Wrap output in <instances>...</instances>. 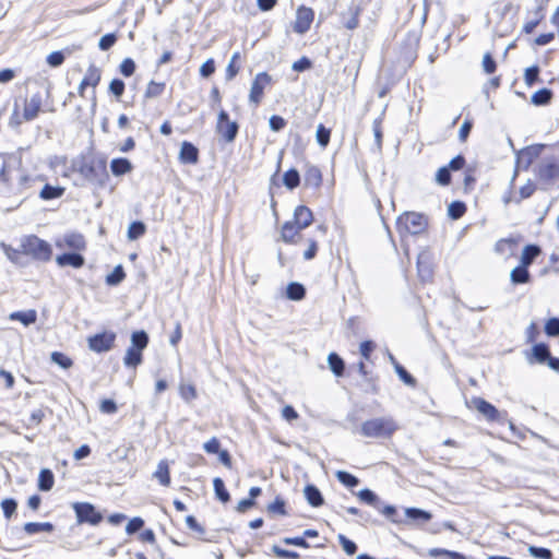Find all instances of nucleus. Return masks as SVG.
<instances>
[{"mask_svg":"<svg viewBox=\"0 0 559 559\" xmlns=\"http://www.w3.org/2000/svg\"><path fill=\"white\" fill-rule=\"evenodd\" d=\"M510 278L513 284H525L530 281V273L527 267L519 265L510 273Z\"/></svg>","mask_w":559,"mask_h":559,"instance_id":"obj_31","label":"nucleus"},{"mask_svg":"<svg viewBox=\"0 0 559 559\" xmlns=\"http://www.w3.org/2000/svg\"><path fill=\"white\" fill-rule=\"evenodd\" d=\"M358 498L366 502L367 504H370V506H373L374 508L379 509V498L377 497V495L370 490V489H361L359 490L358 492Z\"/></svg>","mask_w":559,"mask_h":559,"instance_id":"obj_43","label":"nucleus"},{"mask_svg":"<svg viewBox=\"0 0 559 559\" xmlns=\"http://www.w3.org/2000/svg\"><path fill=\"white\" fill-rule=\"evenodd\" d=\"M109 91L112 93L117 98H120L124 92V83L120 79H114L111 80L109 84Z\"/></svg>","mask_w":559,"mask_h":559,"instance_id":"obj_64","label":"nucleus"},{"mask_svg":"<svg viewBox=\"0 0 559 559\" xmlns=\"http://www.w3.org/2000/svg\"><path fill=\"white\" fill-rule=\"evenodd\" d=\"M540 253V249L536 245H527L523 248L522 254H521V264L522 266L528 267L533 261L538 257Z\"/></svg>","mask_w":559,"mask_h":559,"instance_id":"obj_21","label":"nucleus"},{"mask_svg":"<svg viewBox=\"0 0 559 559\" xmlns=\"http://www.w3.org/2000/svg\"><path fill=\"white\" fill-rule=\"evenodd\" d=\"M239 59H240V52L235 51L231 55L229 62L226 67V80L227 81H231L237 75L239 68L236 66V63L238 62Z\"/></svg>","mask_w":559,"mask_h":559,"instance_id":"obj_40","label":"nucleus"},{"mask_svg":"<svg viewBox=\"0 0 559 559\" xmlns=\"http://www.w3.org/2000/svg\"><path fill=\"white\" fill-rule=\"evenodd\" d=\"M395 372L397 373L399 378L407 385L414 386L416 383V380L414 377L407 372V370L401 366L400 364H395Z\"/></svg>","mask_w":559,"mask_h":559,"instance_id":"obj_52","label":"nucleus"},{"mask_svg":"<svg viewBox=\"0 0 559 559\" xmlns=\"http://www.w3.org/2000/svg\"><path fill=\"white\" fill-rule=\"evenodd\" d=\"M1 248L3 249V252L5 254V257L12 262V263H15L17 264L19 263V257H20V253L22 252L21 249H14L13 247L9 246V245H5V243H1Z\"/></svg>","mask_w":559,"mask_h":559,"instance_id":"obj_59","label":"nucleus"},{"mask_svg":"<svg viewBox=\"0 0 559 559\" xmlns=\"http://www.w3.org/2000/svg\"><path fill=\"white\" fill-rule=\"evenodd\" d=\"M41 102L43 98L39 93L32 95L31 98L25 102L23 117L26 121L34 120L38 116Z\"/></svg>","mask_w":559,"mask_h":559,"instance_id":"obj_14","label":"nucleus"},{"mask_svg":"<svg viewBox=\"0 0 559 559\" xmlns=\"http://www.w3.org/2000/svg\"><path fill=\"white\" fill-rule=\"evenodd\" d=\"M466 206L463 202L454 201L448 206V215L453 219H459L465 213Z\"/></svg>","mask_w":559,"mask_h":559,"instance_id":"obj_45","label":"nucleus"},{"mask_svg":"<svg viewBox=\"0 0 559 559\" xmlns=\"http://www.w3.org/2000/svg\"><path fill=\"white\" fill-rule=\"evenodd\" d=\"M528 552L531 556L538 559H551L552 557L551 551L544 547L530 546Z\"/></svg>","mask_w":559,"mask_h":559,"instance_id":"obj_55","label":"nucleus"},{"mask_svg":"<svg viewBox=\"0 0 559 559\" xmlns=\"http://www.w3.org/2000/svg\"><path fill=\"white\" fill-rule=\"evenodd\" d=\"M116 340L114 332H103L88 338V347L96 353L108 352L112 348Z\"/></svg>","mask_w":559,"mask_h":559,"instance_id":"obj_7","label":"nucleus"},{"mask_svg":"<svg viewBox=\"0 0 559 559\" xmlns=\"http://www.w3.org/2000/svg\"><path fill=\"white\" fill-rule=\"evenodd\" d=\"M130 347L142 350L146 348L148 344V335L145 331H135L131 334Z\"/></svg>","mask_w":559,"mask_h":559,"instance_id":"obj_25","label":"nucleus"},{"mask_svg":"<svg viewBox=\"0 0 559 559\" xmlns=\"http://www.w3.org/2000/svg\"><path fill=\"white\" fill-rule=\"evenodd\" d=\"M359 12H360V9L358 7H350L349 8V10H348L349 17L344 22V26L347 29H355L356 27H358V24H359L358 15H359Z\"/></svg>","mask_w":559,"mask_h":559,"instance_id":"obj_48","label":"nucleus"},{"mask_svg":"<svg viewBox=\"0 0 559 559\" xmlns=\"http://www.w3.org/2000/svg\"><path fill=\"white\" fill-rule=\"evenodd\" d=\"M305 287L297 282H292L287 285L286 296L290 300H301L305 297Z\"/></svg>","mask_w":559,"mask_h":559,"instance_id":"obj_30","label":"nucleus"},{"mask_svg":"<svg viewBox=\"0 0 559 559\" xmlns=\"http://www.w3.org/2000/svg\"><path fill=\"white\" fill-rule=\"evenodd\" d=\"M1 508L3 511V514L7 519H10L12 514L16 511L17 502L12 498H7L2 500Z\"/></svg>","mask_w":559,"mask_h":559,"instance_id":"obj_56","label":"nucleus"},{"mask_svg":"<svg viewBox=\"0 0 559 559\" xmlns=\"http://www.w3.org/2000/svg\"><path fill=\"white\" fill-rule=\"evenodd\" d=\"M144 526V521L141 519V518H133L131 519L127 526H126V532L129 534V535H132L136 532H139L142 527Z\"/></svg>","mask_w":559,"mask_h":559,"instance_id":"obj_61","label":"nucleus"},{"mask_svg":"<svg viewBox=\"0 0 559 559\" xmlns=\"http://www.w3.org/2000/svg\"><path fill=\"white\" fill-rule=\"evenodd\" d=\"M20 248L23 254L40 262H48L52 257V247L46 240L28 235L21 239Z\"/></svg>","mask_w":559,"mask_h":559,"instance_id":"obj_3","label":"nucleus"},{"mask_svg":"<svg viewBox=\"0 0 559 559\" xmlns=\"http://www.w3.org/2000/svg\"><path fill=\"white\" fill-rule=\"evenodd\" d=\"M154 477H156L163 486H168L170 484L169 466L166 461H160L158 463Z\"/></svg>","mask_w":559,"mask_h":559,"instance_id":"obj_34","label":"nucleus"},{"mask_svg":"<svg viewBox=\"0 0 559 559\" xmlns=\"http://www.w3.org/2000/svg\"><path fill=\"white\" fill-rule=\"evenodd\" d=\"M336 477L340 483H342L343 485H345L347 487H352V488L356 487L359 483V480L356 476H354L350 473L345 472V471H338L336 473Z\"/></svg>","mask_w":559,"mask_h":559,"instance_id":"obj_47","label":"nucleus"},{"mask_svg":"<svg viewBox=\"0 0 559 559\" xmlns=\"http://www.w3.org/2000/svg\"><path fill=\"white\" fill-rule=\"evenodd\" d=\"M272 78L266 72H260L255 75L249 94L251 103L258 105L263 96L264 88L271 84Z\"/></svg>","mask_w":559,"mask_h":559,"instance_id":"obj_8","label":"nucleus"},{"mask_svg":"<svg viewBox=\"0 0 559 559\" xmlns=\"http://www.w3.org/2000/svg\"><path fill=\"white\" fill-rule=\"evenodd\" d=\"M179 391L181 397L187 402H190L197 397V391L192 384H181Z\"/></svg>","mask_w":559,"mask_h":559,"instance_id":"obj_58","label":"nucleus"},{"mask_svg":"<svg viewBox=\"0 0 559 559\" xmlns=\"http://www.w3.org/2000/svg\"><path fill=\"white\" fill-rule=\"evenodd\" d=\"M165 90V83L151 81L145 90L144 97L146 99L156 98L162 95Z\"/></svg>","mask_w":559,"mask_h":559,"instance_id":"obj_39","label":"nucleus"},{"mask_svg":"<svg viewBox=\"0 0 559 559\" xmlns=\"http://www.w3.org/2000/svg\"><path fill=\"white\" fill-rule=\"evenodd\" d=\"M304 493L308 503L314 508L321 507L324 502L321 491L314 485H307Z\"/></svg>","mask_w":559,"mask_h":559,"instance_id":"obj_20","label":"nucleus"},{"mask_svg":"<svg viewBox=\"0 0 559 559\" xmlns=\"http://www.w3.org/2000/svg\"><path fill=\"white\" fill-rule=\"evenodd\" d=\"M145 233V225L144 223L136 221L129 225L128 228V238L130 240H135Z\"/></svg>","mask_w":559,"mask_h":559,"instance_id":"obj_44","label":"nucleus"},{"mask_svg":"<svg viewBox=\"0 0 559 559\" xmlns=\"http://www.w3.org/2000/svg\"><path fill=\"white\" fill-rule=\"evenodd\" d=\"M532 357L539 364H545L550 358V350L545 343H538L533 346Z\"/></svg>","mask_w":559,"mask_h":559,"instance_id":"obj_28","label":"nucleus"},{"mask_svg":"<svg viewBox=\"0 0 559 559\" xmlns=\"http://www.w3.org/2000/svg\"><path fill=\"white\" fill-rule=\"evenodd\" d=\"M428 555L431 558H438L440 556H444L448 559H466L465 556L460 552L451 551V550H447V549H442V548H432L429 550Z\"/></svg>","mask_w":559,"mask_h":559,"instance_id":"obj_41","label":"nucleus"},{"mask_svg":"<svg viewBox=\"0 0 559 559\" xmlns=\"http://www.w3.org/2000/svg\"><path fill=\"white\" fill-rule=\"evenodd\" d=\"M539 68L538 66H532L525 69L524 81L527 86H532L538 81Z\"/></svg>","mask_w":559,"mask_h":559,"instance_id":"obj_51","label":"nucleus"},{"mask_svg":"<svg viewBox=\"0 0 559 559\" xmlns=\"http://www.w3.org/2000/svg\"><path fill=\"white\" fill-rule=\"evenodd\" d=\"M397 430L395 420L390 416L374 417L361 424L360 435L367 438H390Z\"/></svg>","mask_w":559,"mask_h":559,"instance_id":"obj_2","label":"nucleus"},{"mask_svg":"<svg viewBox=\"0 0 559 559\" xmlns=\"http://www.w3.org/2000/svg\"><path fill=\"white\" fill-rule=\"evenodd\" d=\"M313 219L312 212L305 205H299L294 212V223L298 226V229L307 228L311 225Z\"/></svg>","mask_w":559,"mask_h":559,"instance_id":"obj_18","label":"nucleus"},{"mask_svg":"<svg viewBox=\"0 0 559 559\" xmlns=\"http://www.w3.org/2000/svg\"><path fill=\"white\" fill-rule=\"evenodd\" d=\"M55 246L58 249H71L73 251H84L86 241L82 234L78 231H68L55 239Z\"/></svg>","mask_w":559,"mask_h":559,"instance_id":"obj_6","label":"nucleus"},{"mask_svg":"<svg viewBox=\"0 0 559 559\" xmlns=\"http://www.w3.org/2000/svg\"><path fill=\"white\" fill-rule=\"evenodd\" d=\"M179 159L183 164H195L199 160V151L190 142L185 141L181 144Z\"/></svg>","mask_w":559,"mask_h":559,"instance_id":"obj_17","label":"nucleus"},{"mask_svg":"<svg viewBox=\"0 0 559 559\" xmlns=\"http://www.w3.org/2000/svg\"><path fill=\"white\" fill-rule=\"evenodd\" d=\"M312 20H313L312 10L309 8H306V7H300L297 10L296 21L294 24V31L298 34L306 33L310 28Z\"/></svg>","mask_w":559,"mask_h":559,"instance_id":"obj_12","label":"nucleus"},{"mask_svg":"<svg viewBox=\"0 0 559 559\" xmlns=\"http://www.w3.org/2000/svg\"><path fill=\"white\" fill-rule=\"evenodd\" d=\"M301 229L294 222H286L282 227V238L285 242H294Z\"/></svg>","mask_w":559,"mask_h":559,"instance_id":"obj_33","label":"nucleus"},{"mask_svg":"<svg viewBox=\"0 0 559 559\" xmlns=\"http://www.w3.org/2000/svg\"><path fill=\"white\" fill-rule=\"evenodd\" d=\"M117 40V37L115 34H106L104 36L100 37L99 41H98V47L100 50H108L109 48H111L115 43Z\"/></svg>","mask_w":559,"mask_h":559,"instance_id":"obj_63","label":"nucleus"},{"mask_svg":"<svg viewBox=\"0 0 559 559\" xmlns=\"http://www.w3.org/2000/svg\"><path fill=\"white\" fill-rule=\"evenodd\" d=\"M100 70L91 64L79 85V94L80 96H84V91L87 86L96 87L100 81Z\"/></svg>","mask_w":559,"mask_h":559,"instance_id":"obj_15","label":"nucleus"},{"mask_svg":"<svg viewBox=\"0 0 559 559\" xmlns=\"http://www.w3.org/2000/svg\"><path fill=\"white\" fill-rule=\"evenodd\" d=\"M50 358L52 362L57 364L62 369H69L73 364L70 357L60 352H52Z\"/></svg>","mask_w":559,"mask_h":559,"instance_id":"obj_46","label":"nucleus"},{"mask_svg":"<svg viewBox=\"0 0 559 559\" xmlns=\"http://www.w3.org/2000/svg\"><path fill=\"white\" fill-rule=\"evenodd\" d=\"M24 531L29 534H37L39 532H52L53 525L49 522L37 523V522H28L24 525Z\"/></svg>","mask_w":559,"mask_h":559,"instance_id":"obj_35","label":"nucleus"},{"mask_svg":"<svg viewBox=\"0 0 559 559\" xmlns=\"http://www.w3.org/2000/svg\"><path fill=\"white\" fill-rule=\"evenodd\" d=\"M81 251L64 252L57 255L56 263L60 266L70 265L75 269H80L85 264V258L80 253Z\"/></svg>","mask_w":559,"mask_h":559,"instance_id":"obj_13","label":"nucleus"},{"mask_svg":"<svg viewBox=\"0 0 559 559\" xmlns=\"http://www.w3.org/2000/svg\"><path fill=\"white\" fill-rule=\"evenodd\" d=\"M238 124L235 121H227L226 123H217L216 131L221 134L226 142H233L238 133Z\"/></svg>","mask_w":559,"mask_h":559,"instance_id":"obj_19","label":"nucleus"},{"mask_svg":"<svg viewBox=\"0 0 559 559\" xmlns=\"http://www.w3.org/2000/svg\"><path fill=\"white\" fill-rule=\"evenodd\" d=\"M405 516L407 519L405 524L414 523L416 525L425 524L432 518L430 512L418 508H406Z\"/></svg>","mask_w":559,"mask_h":559,"instance_id":"obj_16","label":"nucleus"},{"mask_svg":"<svg viewBox=\"0 0 559 559\" xmlns=\"http://www.w3.org/2000/svg\"><path fill=\"white\" fill-rule=\"evenodd\" d=\"M64 61V53L62 51H53L47 56V63L50 67H60Z\"/></svg>","mask_w":559,"mask_h":559,"instance_id":"obj_62","label":"nucleus"},{"mask_svg":"<svg viewBox=\"0 0 559 559\" xmlns=\"http://www.w3.org/2000/svg\"><path fill=\"white\" fill-rule=\"evenodd\" d=\"M126 277L122 265H117L111 273L106 276V284L109 286H116L120 284Z\"/></svg>","mask_w":559,"mask_h":559,"instance_id":"obj_38","label":"nucleus"},{"mask_svg":"<svg viewBox=\"0 0 559 559\" xmlns=\"http://www.w3.org/2000/svg\"><path fill=\"white\" fill-rule=\"evenodd\" d=\"M545 333L548 336L556 337L559 336V319L550 318L545 323Z\"/></svg>","mask_w":559,"mask_h":559,"instance_id":"obj_54","label":"nucleus"},{"mask_svg":"<svg viewBox=\"0 0 559 559\" xmlns=\"http://www.w3.org/2000/svg\"><path fill=\"white\" fill-rule=\"evenodd\" d=\"M55 476L49 468H43L38 475V488L41 491H49L53 487Z\"/></svg>","mask_w":559,"mask_h":559,"instance_id":"obj_22","label":"nucleus"},{"mask_svg":"<svg viewBox=\"0 0 559 559\" xmlns=\"http://www.w3.org/2000/svg\"><path fill=\"white\" fill-rule=\"evenodd\" d=\"M337 538H338V542H340V544H341V546H342L343 550H344L347 555L352 556V555H354V554L356 552V550H357V545H356L353 540L348 539V538H347L345 535H343V534H340Z\"/></svg>","mask_w":559,"mask_h":559,"instance_id":"obj_57","label":"nucleus"},{"mask_svg":"<svg viewBox=\"0 0 559 559\" xmlns=\"http://www.w3.org/2000/svg\"><path fill=\"white\" fill-rule=\"evenodd\" d=\"M537 175L540 180L552 183L559 179V164L555 159H545L539 164Z\"/></svg>","mask_w":559,"mask_h":559,"instance_id":"obj_10","label":"nucleus"},{"mask_svg":"<svg viewBox=\"0 0 559 559\" xmlns=\"http://www.w3.org/2000/svg\"><path fill=\"white\" fill-rule=\"evenodd\" d=\"M396 225L401 234L419 235L426 229L427 219L420 213L406 212L399 216Z\"/></svg>","mask_w":559,"mask_h":559,"instance_id":"obj_4","label":"nucleus"},{"mask_svg":"<svg viewBox=\"0 0 559 559\" xmlns=\"http://www.w3.org/2000/svg\"><path fill=\"white\" fill-rule=\"evenodd\" d=\"M436 181L440 186H448L451 182V171L447 166L438 169L436 174Z\"/></svg>","mask_w":559,"mask_h":559,"instance_id":"obj_53","label":"nucleus"},{"mask_svg":"<svg viewBox=\"0 0 559 559\" xmlns=\"http://www.w3.org/2000/svg\"><path fill=\"white\" fill-rule=\"evenodd\" d=\"M471 406L479 412L487 420L498 421L500 419V412L489 402L481 397H473Z\"/></svg>","mask_w":559,"mask_h":559,"instance_id":"obj_11","label":"nucleus"},{"mask_svg":"<svg viewBox=\"0 0 559 559\" xmlns=\"http://www.w3.org/2000/svg\"><path fill=\"white\" fill-rule=\"evenodd\" d=\"M328 365L331 371L336 376L340 377L344 373L345 364L344 360L335 353H331L328 356Z\"/></svg>","mask_w":559,"mask_h":559,"instance_id":"obj_29","label":"nucleus"},{"mask_svg":"<svg viewBox=\"0 0 559 559\" xmlns=\"http://www.w3.org/2000/svg\"><path fill=\"white\" fill-rule=\"evenodd\" d=\"M72 507L75 512L78 523H88L91 525H97L103 520V515L96 510V508L92 503L75 502L73 503Z\"/></svg>","mask_w":559,"mask_h":559,"instance_id":"obj_5","label":"nucleus"},{"mask_svg":"<svg viewBox=\"0 0 559 559\" xmlns=\"http://www.w3.org/2000/svg\"><path fill=\"white\" fill-rule=\"evenodd\" d=\"M418 276L423 282H428L433 275L432 254L429 250H423L417 257Z\"/></svg>","mask_w":559,"mask_h":559,"instance_id":"obj_9","label":"nucleus"},{"mask_svg":"<svg viewBox=\"0 0 559 559\" xmlns=\"http://www.w3.org/2000/svg\"><path fill=\"white\" fill-rule=\"evenodd\" d=\"M273 552L280 557V558H287V559H299V554L293 550H287L284 548H281L277 545H274L272 547Z\"/></svg>","mask_w":559,"mask_h":559,"instance_id":"obj_60","label":"nucleus"},{"mask_svg":"<svg viewBox=\"0 0 559 559\" xmlns=\"http://www.w3.org/2000/svg\"><path fill=\"white\" fill-rule=\"evenodd\" d=\"M213 487L215 491V496L218 500H221L223 503H226L229 501L230 496L228 490L225 487V484L222 478L215 477L213 479Z\"/></svg>","mask_w":559,"mask_h":559,"instance_id":"obj_36","label":"nucleus"},{"mask_svg":"<svg viewBox=\"0 0 559 559\" xmlns=\"http://www.w3.org/2000/svg\"><path fill=\"white\" fill-rule=\"evenodd\" d=\"M110 169L115 176H121L132 169V164L127 158H114L110 163Z\"/></svg>","mask_w":559,"mask_h":559,"instance_id":"obj_24","label":"nucleus"},{"mask_svg":"<svg viewBox=\"0 0 559 559\" xmlns=\"http://www.w3.org/2000/svg\"><path fill=\"white\" fill-rule=\"evenodd\" d=\"M11 320L20 321L25 326L34 323L37 319L35 310L16 311L10 314Z\"/></svg>","mask_w":559,"mask_h":559,"instance_id":"obj_27","label":"nucleus"},{"mask_svg":"<svg viewBox=\"0 0 559 559\" xmlns=\"http://www.w3.org/2000/svg\"><path fill=\"white\" fill-rule=\"evenodd\" d=\"M71 169L78 171L87 181L99 186H103L108 179L105 158L82 156L72 160Z\"/></svg>","mask_w":559,"mask_h":559,"instance_id":"obj_1","label":"nucleus"},{"mask_svg":"<svg viewBox=\"0 0 559 559\" xmlns=\"http://www.w3.org/2000/svg\"><path fill=\"white\" fill-rule=\"evenodd\" d=\"M551 97H552V92L549 88H542V90L536 91L532 95L531 102L535 106H544V105H547L551 100Z\"/></svg>","mask_w":559,"mask_h":559,"instance_id":"obj_32","label":"nucleus"},{"mask_svg":"<svg viewBox=\"0 0 559 559\" xmlns=\"http://www.w3.org/2000/svg\"><path fill=\"white\" fill-rule=\"evenodd\" d=\"M283 182L290 190L297 188L300 183L299 173L295 168L287 170L283 175Z\"/></svg>","mask_w":559,"mask_h":559,"instance_id":"obj_37","label":"nucleus"},{"mask_svg":"<svg viewBox=\"0 0 559 559\" xmlns=\"http://www.w3.org/2000/svg\"><path fill=\"white\" fill-rule=\"evenodd\" d=\"M379 511L386 516L390 521L396 524L405 523L404 520L397 516V510L394 506H384L382 509L379 508Z\"/></svg>","mask_w":559,"mask_h":559,"instance_id":"obj_50","label":"nucleus"},{"mask_svg":"<svg viewBox=\"0 0 559 559\" xmlns=\"http://www.w3.org/2000/svg\"><path fill=\"white\" fill-rule=\"evenodd\" d=\"M331 131L323 124H319L316 132V139L320 146L325 147L330 142Z\"/></svg>","mask_w":559,"mask_h":559,"instance_id":"obj_49","label":"nucleus"},{"mask_svg":"<svg viewBox=\"0 0 559 559\" xmlns=\"http://www.w3.org/2000/svg\"><path fill=\"white\" fill-rule=\"evenodd\" d=\"M305 180L307 183L318 187L322 180L320 169L316 166H310L306 171Z\"/></svg>","mask_w":559,"mask_h":559,"instance_id":"obj_42","label":"nucleus"},{"mask_svg":"<svg viewBox=\"0 0 559 559\" xmlns=\"http://www.w3.org/2000/svg\"><path fill=\"white\" fill-rule=\"evenodd\" d=\"M123 364L128 368H135L136 366L141 365L142 350L134 349L133 347L129 346L123 358Z\"/></svg>","mask_w":559,"mask_h":559,"instance_id":"obj_23","label":"nucleus"},{"mask_svg":"<svg viewBox=\"0 0 559 559\" xmlns=\"http://www.w3.org/2000/svg\"><path fill=\"white\" fill-rule=\"evenodd\" d=\"M64 188L59 186L45 185L39 192V197L43 200H53L62 197Z\"/></svg>","mask_w":559,"mask_h":559,"instance_id":"obj_26","label":"nucleus"}]
</instances>
